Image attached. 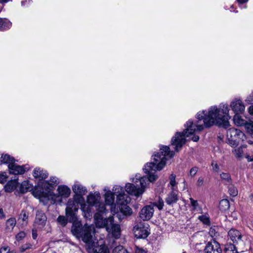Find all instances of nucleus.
<instances>
[{"mask_svg": "<svg viewBox=\"0 0 253 253\" xmlns=\"http://www.w3.org/2000/svg\"><path fill=\"white\" fill-rule=\"evenodd\" d=\"M11 23L6 18H0V30H5L11 27Z\"/></svg>", "mask_w": 253, "mask_h": 253, "instance_id": "obj_23", "label": "nucleus"}, {"mask_svg": "<svg viewBox=\"0 0 253 253\" xmlns=\"http://www.w3.org/2000/svg\"><path fill=\"white\" fill-rule=\"evenodd\" d=\"M10 249L8 246L2 247L0 249V253H8Z\"/></svg>", "mask_w": 253, "mask_h": 253, "instance_id": "obj_45", "label": "nucleus"}, {"mask_svg": "<svg viewBox=\"0 0 253 253\" xmlns=\"http://www.w3.org/2000/svg\"><path fill=\"white\" fill-rule=\"evenodd\" d=\"M4 216L3 210L2 209H0V218H1Z\"/></svg>", "mask_w": 253, "mask_h": 253, "instance_id": "obj_54", "label": "nucleus"}, {"mask_svg": "<svg viewBox=\"0 0 253 253\" xmlns=\"http://www.w3.org/2000/svg\"><path fill=\"white\" fill-rule=\"evenodd\" d=\"M33 175L35 178L42 180L47 178L48 174L46 170L40 168H36L33 171Z\"/></svg>", "mask_w": 253, "mask_h": 253, "instance_id": "obj_18", "label": "nucleus"}, {"mask_svg": "<svg viewBox=\"0 0 253 253\" xmlns=\"http://www.w3.org/2000/svg\"><path fill=\"white\" fill-rule=\"evenodd\" d=\"M16 219L15 218H10L6 222V228L8 231H11L15 227L16 224Z\"/></svg>", "mask_w": 253, "mask_h": 253, "instance_id": "obj_28", "label": "nucleus"}, {"mask_svg": "<svg viewBox=\"0 0 253 253\" xmlns=\"http://www.w3.org/2000/svg\"><path fill=\"white\" fill-rule=\"evenodd\" d=\"M135 253H147L146 252L138 247H135Z\"/></svg>", "mask_w": 253, "mask_h": 253, "instance_id": "obj_49", "label": "nucleus"}, {"mask_svg": "<svg viewBox=\"0 0 253 253\" xmlns=\"http://www.w3.org/2000/svg\"><path fill=\"white\" fill-rule=\"evenodd\" d=\"M154 211L153 206H146L141 210L139 216L143 220H148L153 216Z\"/></svg>", "mask_w": 253, "mask_h": 253, "instance_id": "obj_11", "label": "nucleus"}, {"mask_svg": "<svg viewBox=\"0 0 253 253\" xmlns=\"http://www.w3.org/2000/svg\"><path fill=\"white\" fill-rule=\"evenodd\" d=\"M246 100L249 103L251 104H253V92L247 97Z\"/></svg>", "mask_w": 253, "mask_h": 253, "instance_id": "obj_48", "label": "nucleus"}, {"mask_svg": "<svg viewBox=\"0 0 253 253\" xmlns=\"http://www.w3.org/2000/svg\"><path fill=\"white\" fill-rule=\"evenodd\" d=\"M133 232L135 237L137 239H145L150 234V229L148 224L140 222L133 227Z\"/></svg>", "mask_w": 253, "mask_h": 253, "instance_id": "obj_9", "label": "nucleus"}, {"mask_svg": "<svg viewBox=\"0 0 253 253\" xmlns=\"http://www.w3.org/2000/svg\"><path fill=\"white\" fill-rule=\"evenodd\" d=\"M72 189L76 195L73 199H70L68 200L65 211L66 215L69 222L74 223L77 220V212L82 198L81 196L85 195L87 190L85 187L81 184L74 185Z\"/></svg>", "mask_w": 253, "mask_h": 253, "instance_id": "obj_4", "label": "nucleus"}, {"mask_svg": "<svg viewBox=\"0 0 253 253\" xmlns=\"http://www.w3.org/2000/svg\"><path fill=\"white\" fill-rule=\"evenodd\" d=\"M248 161H253V159H249L248 158Z\"/></svg>", "mask_w": 253, "mask_h": 253, "instance_id": "obj_57", "label": "nucleus"}, {"mask_svg": "<svg viewBox=\"0 0 253 253\" xmlns=\"http://www.w3.org/2000/svg\"><path fill=\"white\" fill-rule=\"evenodd\" d=\"M233 121L235 124L238 126H244L246 123V121L242 119L239 114L235 115L233 118Z\"/></svg>", "mask_w": 253, "mask_h": 253, "instance_id": "obj_32", "label": "nucleus"}, {"mask_svg": "<svg viewBox=\"0 0 253 253\" xmlns=\"http://www.w3.org/2000/svg\"><path fill=\"white\" fill-rule=\"evenodd\" d=\"M228 234L229 238L234 243L238 244L243 242L242 234L239 231L232 228L229 231Z\"/></svg>", "mask_w": 253, "mask_h": 253, "instance_id": "obj_15", "label": "nucleus"}, {"mask_svg": "<svg viewBox=\"0 0 253 253\" xmlns=\"http://www.w3.org/2000/svg\"><path fill=\"white\" fill-rule=\"evenodd\" d=\"M115 193L118 197L116 200V204L121 212L125 215H130L132 213L131 209L127 206V204L130 201V197L126 194L123 187L117 186L115 188Z\"/></svg>", "mask_w": 253, "mask_h": 253, "instance_id": "obj_5", "label": "nucleus"}, {"mask_svg": "<svg viewBox=\"0 0 253 253\" xmlns=\"http://www.w3.org/2000/svg\"><path fill=\"white\" fill-rule=\"evenodd\" d=\"M174 155V152L170 151L168 146H164L160 148L159 152L152 156V162L147 163L143 169L144 172L149 174L148 177L145 176L147 178L146 185L148 182H153L157 179V175L153 174V171L161 170L165 166L167 159Z\"/></svg>", "mask_w": 253, "mask_h": 253, "instance_id": "obj_3", "label": "nucleus"}, {"mask_svg": "<svg viewBox=\"0 0 253 253\" xmlns=\"http://www.w3.org/2000/svg\"><path fill=\"white\" fill-rule=\"evenodd\" d=\"M211 166L212 167V169L213 171L218 172L219 170V167L218 164L214 162H212Z\"/></svg>", "mask_w": 253, "mask_h": 253, "instance_id": "obj_43", "label": "nucleus"}, {"mask_svg": "<svg viewBox=\"0 0 253 253\" xmlns=\"http://www.w3.org/2000/svg\"><path fill=\"white\" fill-rule=\"evenodd\" d=\"M198 169L197 167L192 168L190 170V175L192 177H193L194 176H195L198 171Z\"/></svg>", "mask_w": 253, "mask_h": 253, "instance_id": "obj_44", "label": "nucleus"}, {"mask_svg": "<svg viewBox=\"0 0 253 253\" xmlns=\"http://www.w3.org/2000/svg\"><path fill=\"white\" fill-rule=\"evenodd\" d=\"M225 253H238L235 246L231 243L227 244L224 249Z\"/></svg>", "mask_w": 253, "mask_h": 253, "instance_id": "obj_30", "label": "nucleus"}, {"mask_svg": "<svg viewBox=\"0 0 253 253\" xmlns=\"http://www.w3.org/2000/svg\"><path fill=\"white\" fill-rule=\"evenodd\" d=\"M205 253H222L220 244L215 241L209 242L204 249Z\"/></svg>", "mask_w": 253, "mask_h": 253, "instance_id": "obj_12", "label": "nucleus"}, {"mask_svg": "<svg viewBox=\"0 0 253 253\" xmlns=\"http://www.w3.org/2000/svg\"><path fill=\"white\" fill-rule=\"evenodd\" d=\"M31 184L28 181H23L21 184L20 190L21 192L24 193L31 188Z\"/></svg>", "mask_w": 253, "mask_h": 253, "instance_id": "obj_29", "label": "nucleus"}, {"mask_svg": "<svg viewBox=\"0 0 253 253\" xmlns=\"http://www.w3.org/2000/svg\"><path fill=\"white\" fill-rule=\"evenodd\" d=\"M10 0H0V3H6Z\"/></svg>", "mask_w": 253, "mask_h": 253, "instance_id": "obj_55", "label": "nucleus"}, {"mask_svg": "<svg viewBox=\"0 0 253 253\" xmlns=\"http://www.w3.org/2000/svg\"><path fill=\"white\" fill-rule=\"evenodd\" d=\"M9 173L11 174L17 175L23 174L27 169L25 166H22L17 165L15 162L8 166Z\"/></svg>", "mask_w": 253, "mask_h": 253, "instance_id": "obj_16", "label": "nucleus"}, {"mask_svg": "<svg viewBox=\"0 0 253 253\" xmlns=\"http://www.w3.org/2000/svg\"><path fill=\"white\" fill-rule=\"evenodd\" d=\"M44 183L53 188L59 183V180L57 177L55 176H51L50 177V180L49 181H45Z\"/></svg>", "mask_w": 253, "mask_h": 253, "instance_id": "obj_31", "label": "nucleus"}, {"mask_svg": "<svg viewBox=\"0 0 253 253\" xmlns=\"http://www.w3.org/2000/svg\"><path fill=\"white\" fill-rule=\"evenodd\" d=\"M100 196L99 193L90 194L87 197V202L89 204L95 206L100 202Z\"/></svg>", "mask_w": 253, "mask_h": 253, "instance_id": "obj_21", "label": "nucleus"}, {"mask_svg": "<svg viewBox=\"0 0 253 253\" xmlns=\"http://www.w3.org/2000/svg\"><path fill=\"white\" fill-rule=\"evenodd\" d=\"M28 213L25 211H22L19 215L18 221L19 222H22V225L25 226L28 223Z\"/></svg>", "mask_w": 253, "mask_h": 253, "instance_id": "obj_24", "label": "nucleus"}, {"mask_svg": "<svg viewBox=\"0 0 253 253\" xmlns=\"http://www.w3.org/2000/svg\"><path fill=\"white\" fill-rule=\"evenodd\" d=\"M39 229L35 228V227L32 230V237L34 239H36L38 236L37 230Z\"/></svg>", "mask_w": 253, "mask_h": 253, "instance_id": "obj_47", "label": "nucleus"}, {"mask_svg": "<svg viewBox=\"0 0 253 253\" xmlns=\"http://www.w3.org/2000/svg\"><path fill=\"white\" fill-rule=\"evenodd\" d=\"M178 201L177 191L171 190V191L168 195L166 199V202L169 205H172Z\"/></svg>", "mask_w": 253, "mask_h": 253, "instance_id": "obj_19", "label": "nucleus"}, {"mask_svg": "<svg viewBox=\"0 0 253 253\" xmlns=\"http://www.w3.org/2000/svg\"><path fill=\"white\" fill-rule=\"evenodd\" d=\"M96 226L99 228L105 227L109 234H111L115 239L119 238L121 236L120 226L114 223L113 216L109 217L105 221H103L100 218L98 219L96 222Z\"/></svg>", "mask_w": 253, "mask_h": 253, "instance_id": "obj_7", "label": "nucleus"}, {"mask_svg": "<svg viewBox=\"0 0 253 253\" xmlns=\"http://www.w3.org/2000/svg\"><path fill=\"white\" fill-rule=\"evenodd\" d=\"M118 186H115L113 187V192H112L110 191H108L105 194V202L107 205H111L114 203V195L117 196V199L118 197V194H116L115 193V188L117 187Z\"/></svg>", "mask_w": 253, "mask_h": 253, "instance_id": "obj_20", "label": "nucleus"}, {"mask_svg": "<svg viewBox=\"0 0 253 253\" xmlns=\"http://www.w3.org/2000/svg\"><path fill=\"white\" fill-rule=\"evenodd\" d=\"M97 212L94 215V222L96 225V222L98 219H101L103 221H105L106 218H104L103 214L106 213L107 210L105 205L102 203H98L95 206Z\"/></svg>", "mask_w": 253, "mask_h": 253, "instance_id": "obj_13", "label": "nucleus"}, {"mask_svg": "<svg viewBox=\"0 0 253 253\" xmlns=\"http://www.w3.org/2000/svg\"><path fill=\"white\" fill-rule=\"evenodd\" d=\"M113 253H128L127 251L124 249L122 246H119L115 248L113 252Z\"/></svg>", "mask_w": 253, "mask_h": 253, "instance_id": "obj_40", "label": "nucleus"}, {"mask_svg": "<svg viewBox=\"0 0 253 253\" xmlns=\"http://www.w3.org/2000/svg\"><path fill=\"white\" fill-rule=\"evenodd\" d=\"M228 143L232 146H237L245 138L244 134L240 130L231 128L227 131Z\"/></svg>", "mask_w": 253, "mask_h": 253, "instance_id": "obj_8", "label": "nucleus"}, {"mask_svg": "<svg viewBox=\"0 0 253 253\" xmlns=\"http://www.w3.org/2000/svg\"><path fill=\"white\" fill-rule=\"evenodd\" d=\"M249 0H237V2L240 4H243L246 3Z\"/></svg>", "mask_w": 253, "mask_h": 253, "instance_id": "obj_52", "label": "nucleus"}, {"mask_svg": "<svg viewBox=\"0 0 253 253\" xmlns=\"http://www.w3.org/2000/svg\"><path fill=\"white\" fill-rule=\"evenodd\" d=\"M229 109L227 105L221 104L218 108L211 106L209 109L208 114L206 111L199 112L197 114L198 121L196 124L189 120L185 125V129L182 132H177L171 139V144L174 146L175 151L178 152L185 144V137H191V140L197 142L199 136L195 134L196 131L204 129V126L210 127L214 125L227 128L229 126L228 121L230 117L228 115Z\"/></svg>", "mask_w": 253, "mask_h": 253, "instance_id": "obj_1", "label": "nucleus"}, {"mask_svg": "<svg viewBox=\"0 0 253 253\" xmlns=\"http://www.w3.org/2000/svg\"><path fill=\"white\" fill-rule=\"evenodd\" d=\"M26 236V233L23 231H21L19 232L16 235V239L17 241H19L22 239H23Z\"/></svg>", "mask_w": 253, "mask_h": 253, "instance_id": "obj_41", "label": "nucleus"}, {"mask_svg": "<svg viewBox=\"0 0 253 253\" xmlns=\"http://www.w3.org/2000/svg\"><path fill=\"white\" fill-rule=\"evenodd\" d=\"M228 191L229 194L232 197H236L238 195L237 189L232 185L229 186Z\"/></svg>", "mask_w": 253, "mask_h": 253, "instance_id": "obj_36", "label": "nucleus"}, {"mask_svg": "<svg viewBox=\"0 0 253 253\" xmlns=\"http://www.w3.org/2000/svg\"><path fill=\"white\" fill-rule=\"evenodd\" d=\"M0 161L3 164H8V166L15 162L14 158L8 154H2L0 158Z\"/></svg>", "mask_w": 253, "mask_h": 253, "instance_id": "obj_25", "label": "nucleus"}, {"mask_svg": "<svg viewBox=\"0 0 253 253\" xmlns=\"http://www.w3.org/2000/svg\"><path fill=\"white\" fill-rule=\"evenodd\" d=\"M214 230L213 229H212V228H211L210 229V232L212 236L213 235V232H214ZM213 235L215 236V234L214 233H213Z\"/></svg>", "mask_w": 253, "mask_h": 253, "instance_id": "obj_56", "label": "nucleus"}, {"mask_svg": "<svg viewBox=\"0 0 253 253\" xmlns=\"http://www.w3.org/2000/svg\"><path fill=\"white\" fill-rule=\"evenodd\" d=\"M6 176L2 174H0V183H3L6 181Z\"/></svg>", "mask_w": 253, "mask_h": 253, "instance_id": "obj_51", "label": "nucleus"}, {"mask_svg": "<svg viewBox=\"0 0 253 253\" xmlns=\"http://www.w3.org/2000/svg\"><path fill=\"white\" fill-rule=\"evenodd\" d=\"M183 253H186V252H183Z\"/></svg>", "mask_w": 253, "mask_h": 253, "instance_id": "obj_58", "label": "nucleus"}, {"mask_svg": "<svg viewBox=\"0 0 253 253\" xmlns=\"http://www.w3.org/2000/svg\"><path fill=\"white\" fill-rule=\"evenodd\" d=\"M233 152L237 158H241L243 156V151L241 147L235 149Z\"/></svg>", "mask_w": 253, "mask_h": 253, "instance_id": "obj_38", "label": "nucleus"}, {"mask_svg": "<svg viewBox=\"0 0 253 253\" xmlns=\"http://www.w3.org/2000/svg\"><path fill=\"white\" fill-rule=\"evenodd\" d=\"M230 207L229 202L227 199L221 200L219 204V208L221 211H225Z\"/></svg>", "mask_w": 253, "mask_h": 253, "instance_id": "obj_27", "label": "nucleus"}, {"mask_svg": "<svg viewBox=\"0 0 253 253\" xmlns=\"http://www.w3.org/2000/svg\"><path fill=\"white\" fill-rule=\"evenodd\" d=\"M5 189L6 192H11L14 189V187L13 186H11L10 184H7L5 186Z\"/></svg>", "mask_w": 253, "mask_h": 253, "instance_id": "obj_46", "label": "nucleus"}, {"mask_svg": "<svg viewBox=\"0 0 253 253\" xmlns=\"http://www.w3.org/2000/svg\"><path fill=\"white\" fill-rule=\"evenodd\" d=\"M33 195L35 197L38 198L40 202H42L44 204H45L49 200V197L52 195V193L50 191L46 193H44L43 192L35 191L33 192Z\"/></svg>", "mask_w": 253, "mask_h": 253, "instance_id": "obj_17", "label": "nucleus"}, {"mask_svg": "<svg viewBox=\"0 0 253 253\" xmlns=\"http://www.w3.org/2000/svg\"><path fill=\"white\" fill-rule=\"evenodd\" d=\"M147 178L145 177H140L136 175L133 178L134 183H127L126 185V191L129 194L138 197L144 191L146 186Z\"/></svg>", "mask_w": 253, "mask_h": 253, "instance_id": "obj_6", "label": "nucleus"}, {"mask_svg": "<svg viewBox=\"0 0 253 253\" xmlns=\"http://www.w3.org/2000/svg\"><path fill=\"white\" fill-rule=\"evenodd\" d=\"M245 126L246 128L250 132H253V123H248L246 121V124L244 125Z\"/></svg>", "mask_w": 253, "mask_h": 253, "instance_id": "obj_42", "label": "nucleus"}, {"mask_svg": "<svg viewBox=\"0 0 253 253\" xmlns=\"http://www.w3.org/2000/svg\"><path fill=\"white\" fill-rule=\"evenodd\" d=\"M249 112L250 114L253 115V106H251L249 107Z\"/></svg>", "mask_w": 253, "mask_h": 253, "instance_id": "obj_53", "label": "nucleus"}, {"mask_svg": "<svg viewBox=\"0 0 253 253\" xmlns=\"http://www.w3.org/2000/svg\"><path fill=\"white\" fill-rule=\"evenodd\" d=\"M220 176L222 181L225 184H230L232 183V179L229 173L222 172L220 173Z\"/></svg>", "mask_w": 253, "mask_h": 253, "instance_id": "obj_26", "label": "nucleus"}, {"mask_svg": "<svg viewBox=\"0 0 253 253\" xmlns=\"http://www.w3.org/2000/svg\"><path fill=\"white\" fill-rule=\"evenodd\" d=\"M57 191L59 195L64 198L68 197L71 193L70 189L65 185H59Z\"/></svg>", "mask_w": 253, "mask_h": 253, "instance_id": "obj_22", "label": "nucleus"}, {"mask_svg": "<svg viewBox=\"0 0 253 253\" xmlns=\"http://www.w3.org/2000/svg\"><path fill=\"white\" fill-rule=\"evenodd\" d=\"M72 234L78 239H81L85 244V248L89 253H109L107 247L99 246L98 242L93 238L95 229L93 225L84 224L80 222L74 223L72 227Z\"/></svg>", "mask_w": 253, "mask_h": 253, "instance_id": "obj_2", "label": "nucleus"}, {"mask_svg": "<svg viewBox=\"0 0 253 253\" xmlns=\"http://www.w3.org/2000/svg\"><path fill=\"white\" fill-rule=\"evenodd\" d=\"M164 205V201L160 197H158V202L153 203V205L156 206L160 210H161L163 208Z\"/></svg>", "mask_w": 253, "mask_h": 253, "instance_id": "obj_37", "label": "nucleus"}, {"mask_svg": "<svg viewBox=\"0 0 253 253\" xmlns=\"http://www.w3.org/2000/svg\"><path fill=\"white\" fill-rule=\"evenodd\" d=\"M175 175L174 174H170L169 176V184L171 186V190H175L174 187L177 185V182L175 180Z\"/></svg>", "mask_w": 253, "mask_h": 253, "instance_id": "obj_34", "label": "nucleus"}, {"mask_svg": "<svg viewBox=\"0 0 253 253\" xmlns=\"http://www.w3.org/2000/svg\"><path fill=\"white\" fill-rule=\"evenodd\" d=\"M232 110L235 115L243 113L245 111V106L242 101L240 99H235L230 104Z\"/></svg>", "mask_w": 253, "mask_h": 253, "instance_id": "obj_14", "label": "nucleus"}, {"mask_svg": "<svg viewBox=\"0 0 253 253\" xmlns=\"http://www.w3.org/2000/svg\"><path fill=\"white\" fill-rule=\"evenodd\" d=\"M190 201L191 203V205L192 206L193 210L194 211H197L198 212H202V208L199 206V205L197 200H194L193 198H190Z\"/></svg>", "mask_w": 253, "mask_h": 253, "instance_id": "obj_33", "label": "nucleus"}, {"mask_svg": "<svg viewBox=\"0 0 253 253\" xmlns=\"http://www.w3.org/2000/svg\"><path fill=\"white\" fill-rule=\"evenodd\" d=\"M198 219L204 224L210 225V220L209 217L205 215H202L198 217Z\"/></svg>", "mask_w": 253, "mask_h": 253, "instance_id": "obj_35", "label": "nucleus"}, {"mask_svg": "<svg viewBox=\"0 0 253 253\" xmlns=\"http://www.w3.org/2000/svg\"><path fill=\"white\" fill-rule=\"evenodd\" d=\"M57 221L63 226H65L67 223V219L64 216H59L57 218Z\"/></svg>", "mask_w": 253, "mask_h": 253, "instance_id": "obj_39", "label": "nucleus"}, {"mask_svg": "<svg viewBox=\"0 0 253 253\" xmlns=\"http://www.w3.org/2000/svg\"><path fill=\"white\" fill-rule=\"evenodd\" d=\"M47 217L44 213L42 211H38L34 221V227L35 228L42 229L45 226Z\"/></svg>", "mask_w": 253, "mask_h": 253, "instance_id": "obj_10", "label": "nucleus"}, {"mask_svg": "<svg viewBox=\"0 0 253 253\" xmlns=\"http://www.w3.org/2000/svg\"><path fill=\"white\" fill-rule=\"evenodd\" d=\"M204 183V179L202 177L199 178L197 181V185L198 186H201L203 185Z\"/></svg>", "mask_w": 253, "mask_h": 253, "instance_id": "obj_50", "label": "nucleus"}]
</instances>
